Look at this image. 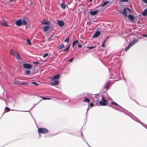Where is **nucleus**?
I'll return each mask as SVG.
<instances>
[{"label": "nucleus", "instance_id": "f257e3e1", "mask_svg": "<svg viewBox=\"0 0 147 147\" xmlns=\"http://www.w3.org/2000/svg\"><path fill=\"white\" fill-rule=\"evenodd\" d=\"M111 105H110V104H109V105L111 108L117 111L123 112L126 115L130 117L134 121L140 123H142V122L138 118L135 117L132 114L128 112L127 110L122 107L115 102H111Z\"/></svg>", "mask_w": 147, "mask_h": 147}, {"label": "nucleus", "instance_id": "f03ea898", "mask_svg": "<svg viewBox=\"0 0 147 147\" xmlns=\"http://www.w3.org/2000/svg\"><path fill=\"white\" fill-rule=\"evenodd\" d=\"M15 23L18 26H21L22 25H25L27 24V22L25 20L22 19H19L16 20L15 22Z\"/></svg>", "mask_w": 147, "mask_h": 147}, {"label": "nucleus", "instance_id": "7ed1b4c3", "mask_svg": "<svg viewBox=\"0 0 147 147\" xmlns=\"http://www.w3.org/2000/svg\"><path fill=\"white\" fill-rule=\"evenodd\" d=\"M101 100L99 101V103L101 106H105L107 104L108 101L106 100L104 95L101 94Z\"/></svg>", "mask_w": 147, "mask_h": 147}, {"label": "nucleus", "instance_id": "20e7f679", "mask_svg": "<svg viewBox=\"0 0 147 147\" xmlns=\"http://www.w3.org/2000/svg\"><path fill=\"white\" fill-rule=\"evenodd\" d=\"M38 132L39 134H45L49 132L48 130L44 127H40L38 128Z\"/></svg>", "mask_w": 147, "mask_h": 147}, {"label": "nucleus", "instance_id": "39448f33", "mask_svg": "<svg viewBox=\"0 0 147 147\" xmlns=\"http://www.w3.org/2000/svg\"><path fill=\"white\" fill-rule=\"evenodd\" d=\"M126 9V7H124L123 11L120 10L118 11L119 13L120 14L121 13L122 14L124 15L125 17H127V10Z\"/></svg>", "mask_w": 147, "mask_h": 147}, {"label": "nucleus", "instance_id": "423d86ee", "mask_svg": "<svg viewBox=\"0 0 147 147\" xmlns=\"http://www.w3.org/2000/svg\"><path fill=\"white\" fill-rule=\"evenodd\" d=\"M23 65L24 68L28 69H31L32 67V65L29 63H24Z\"/></svg>", "mask_w": 147, "mask_h": 147}, {"label": "nucleus", "instance_id": "0eeeda50", "mask_svg": "<svg viewBox=\"0 0 147 147\" xmlns=\"http://www.w3.org/2000/svg\"><path fill=\"white\" fill-rule=\"evenodd\" d=\"M60 76V75L59 74H58L57 75L54 76L53 77H51V78L52 80H58L59 79Z\"/></svg>", "mask_w": 147, "mask_h": 147}, {"label": "nucleus", "instance_id": "6e6552de", "mask_svg": "<svg viewBox=\"0 0 147 147\" xmlns=\"http://www.w3.org/2000/svg\"><path fill=\"white\" fill-rule=\"evenodd\" d=\"M57 24L59 26L62 27L64 25V22L63 20H57Z\"/></svg>", "mask_w": 147, "mask_h": 147}, {"label": "nucleus", "instance_id": "1a4fd4ad", "mask_svg": "<svg viewBox=\"0 0 147 147\" xmlns=\"http://www.w3.org/2000/svg\"><path fill=\"white\" fill-rule=\"evenodd\" d=\"M110 84V82H107L105 84V85L104 87H103L104 89H106V90L105 91V92H107L108 89H110L109 85Z\"/></svg>", "mask_w": 147, "mask_h": 147}, {"label": "nucleus", "instance_id": "9d476101", "mask_svg": "<svg viewBox=\"0 0 147 147\" xmlns=\"http://www.w3.org/2000/svg\"><path fill=\"white\" fill-rule=\"evenodd\" d=\"M101 34V32L99 31H96L92 36V38H96L98 37Z\"/></svg>", "mask_w": 147, "mask_h": 147}, {"label": "nucleus", "instance_id": "9b49d317", "mask_svg": "<svg viewBox=\"0 0 147 147\" xmlns=\"http://www.w3.org/2000/svg\"><path fill=\"white\" fill-rule=\"evenodd\" d=\"M127 16L128 18L132 22H134L135 19L134 16L131 14H129Z\"/></svg>", "mask_w": 147, "mask_h": 147}, {"label": "nucleus", "instance_id": "f8f14e48", "mask_svg": "<svg viewBox=\"0 0 147 147\" xmlns=\"http://www.w3.org/2000/svg\"><path fill=\"white\" fill-rule=\"evenodd\" d=\"M41 22L42 24L46 25H49L50 24V22L49 21H47L46 19L42 20Z\"/></svg>", "mask_w": 147, "mask_h": 147}, {"label": "nucleus", "instance_id": "ddd939ff", "mask_svg": "<svg viewBox=\"0 0 147 147\" xmlns=\"http://www.w3.org/2000/svg\"><path fill=\"white\" fill-rule=\"evenodd\" d=\"M98 12V10H96L93 11H90V14L92 16H94L97 14Z\"/></svg>", "mask_w": 147, "mask_h": 147}, {"label": "nucleus", "instance_id": "4468645a", "mask_svg": "<svg viewBox=\"0 0 147 147\" xmlns=\"http://www.w3.org/2000/svg\"><path fill=\"white\" fill-rule=\"evenodd\" d=\"M53 81L51 83V86L57 85L59 83V82L58 80H53Z\"/></svg>", "mask_w": 147, "mask_h": 147}, {"label": "nucleus", "instance_id": "2eb2a0df", "mask_svg": "<svg viewBox=\"0 0 147 147\" xmlns=\"http://www.w3.org/2000/svg\"><path fill=\"white\" fill-rule=\"evenodd\" d=\"M139 40L138 38H136L135 40H132L130 43V44L132 45V46H133L136 43H137Z\"/></svg>", "mask_w": 147, "mask_h": 147}, {"label": "nucleus", "instance_id": "dca6fc26", "mask_svg": "<svg viewBox=\"0 0 147 147\" xmlns=\"http://www.w3.org/2000/svg\"><path fill=\"white\" fill-rule=\"evenodd\" d=\"M51 28L50 26H46L43 27V29L44 31L45 32H47L49 29Z\"/></svg>", "mask_w": 147, "mask_h": 147}, {"label": "nucleus", "instance_id": "f3484780", "mask_svg": "<svg viewBox=\"0 0 147 147\" xmlns=\"http://www.w3.org/2000/svg\"><path fill=\"white\" fill-rule=\"evenodd\" d=\"M36 104H34V106L35 105H36ZM34 106L33 107H32L30 110H28V111H22V112H29L30 113V115L31 116V117H32V118L34 119V121H35V123H36V121L34 119V118L33 117V116L32 115V114H31V113L30 112V110H31V109H32L34 107Z\"/></svg>", "mask_w": 147, "mask_h": 147}, {"label": "nucleus", "instance_id": "a211bd4d", "mask_svg": "<svg viewBox=\"0 0 147 147\" xmlns=\"http://www.w3.org/2000/svg\"><path fill=\"white\" fill-rule=\"evenodd\" d=\"M142 14L144 16H147V9H145L142 13Z\"/></svg>", "mask_w": 147, "mask_h": 147}, {"label": "nucleus", "instance_id": "6ab92c4d", "mask_svg": "<svg viewBox=\"0 0 147 147\" xmlns=\"http://www.w3.org/2000/svg\"><path fill=\"white\" fill-rule=\"evenodd\" d=\"M15 56L17 59L20 60L22 59V58L20 57L18 52H17V54L16 55H15Z\"/></svg>", "mask_w": 147, "mask_h": 147}, {"label": "nucleus", "instance_id": "aec40b11", "mask_svg": "<svg viewBox=\"0 0 147 147\" xmlns=\"http://www.w3.org/2000/svg\"><path fill=\"white\" fill-rule=\"evenodd\" d=\"M132 46V45L129 43L128 46L125 48V51H127Z\"/></svg>", "mask_w": 147, "mask_h": 147}, {"label": "nucleus", "instance_id": "412c9836", "mask_svg": "<svg viewBox=\"0 0 147 147\" xmlns=\"http://www.w3.org/2000/svg\"><path fill=\"white\" fill-rule=\"evenodd\" d=\"M60 5L61 8L62 9H65L66 7V5L64 3H61L60 4Z\"/></svg>", "mask_w": 147, "mask_h": 147}, {"label": "nucleus", "instance_id": "4be33fe9", "mask_svg": "<svg viewBox=\"0 0 147 147\" xmlns=\"http://www.w3.org/2000/svg\"><path fill=\"white\" fill-rule=\"evenodd\" d=\"M109 2V1H105L102 4L101 7H103L107 5L108 3Z\"/></svg>", "mask_w": 147, "mask_h": 147}, {"label": "nucleus", "instance_id": "5701e85b", "mask_svg": "<svg viewBox=\"0 0 147 147\" xmlns=\"http://www.w3.org/2000/svg\"><path fill=\"white\" fill-rule=\"evenodd\" d=\"M78 42V40H76L74 41L72 43V47L73 48H74V46Z\"/></svg>", "mask_w": 147, "mask_h": 147}, {"label": "nucleus", "instance_id": "b1692460", "mask_svg": "<svg viewBox=\"0 0 147 147\" xmlns=\"http://www.w3.org/2000/svg\"><path fill=\"white\" fill-rule=\"evenodd\" d=\"M65 47L64 45L61 43L59 47V50Z\"/></svg>", "mask_w": 147, "mask_h": 147}, {"label": "nucleus", "instance_id": "393cba45", "mask_svg": "<svg viewBox=\"0 0 147 147\" xmlns=\"http://www.w3.org/2000/svg\"><path fill=\"white\" fill-rule=\"evenodd\" d=\"M92 99L94 101L97 102V101H98V97H97L96 96H94V97H93V98H92Z\"/></svg>", "mask_w": 147, "mask_h": 147}, {"label": "nucleus", "instance_id": "a878e982", "mask_svg": "<svg viewBox=\"0 0 147 147\" xmlns=\"http://www.w3.org/2000/svg\"><path fill=\"white\" fill-rule=\"evenodd\" d=\"M83 102H90V99L87 98H85L84 99Z\"/></svg>", "mask_w": 147, "mask_h": 147}, {"label": "nucleus", "instance_id": "bb28decb", "mask_svg": "<svg viewBox=\"0 0 147 147\" xmlns=\"http://www.w3.org/2000/svg\"><path fill=\"white\" fill-rule=\"evenodd\" d=\"M64 41L67 42V43H69V36H68L67 37V38Z\"/></svg>", "mask_w": 147, "mask_h": 147}, {"label": "nucleus", "instance_id": "cd10ccee", "mask_svg": "<svg viewBox=\"0 0 147 147\" xmlns=\"http://www.w3.org/2000/svg\"><path fill=\"white\" fill-rule=\"evenodd\" d=\"M40 97L42 98L43 100H51V99L50 98H47L43 96H41Z\"/></svg>", "mask_w": 147, "mask_h": 147}, {"label": "nucleus", "instance_id": "c85d7f7f", "mask_svg": "<svg viewBox=\"0 0 147 147\" xmlns=\"http://www.w3.org/2000/svg\"><path fill=\"white\" fill-rule=\"evenodd\" d=\"M26 41L27 43L29 45H31L32 43L31 42L30 40V39L27 38L26 39Z\"/></svg>", "mask_w": 147, "mask_h": 147}, {"label": "nucleus", "instance_id": "c756f323", "mask_svg": "<svg viewBox=\"0 0 147 147\" xmlns=\"http://www.w3.org/2000/svg\"><path fill=\"white\" fill-rule=\"evenodd\" d=\"M9 53L13 56H15V53L11 49L9 51Z\"/></svg>", "mask_w": 147, "mask_h": 147}, {"label": "nucleus", "instance_id": "7c9ffc66", "mask_svg": "<svg viewBox=\"0 0 147 147\" xmlns=\"http://www.w3.org/2000/svg\"><path fill=\"white\" fill-rule=\"evenodd\" d=\"M30 71L29 70H26L25 71V73L27 75H29L30 73Z\"/></svg>", "mask_w": 147, "mask_h": 147}, {"label": "nucleus", "instance_id": "2f4dec72", "mask_svg": "<svg viewBox=\"0 0 147 147\" xmlns=\"http://www.w3.org/2000/svg\"><path fill=\"white\" fill-rule=\"evenodd\" d=\"M33 63L35 64L36 66H37L38 64H40V65H42V63H40L39 62H33Z\"/></svg>", "mask_w": 147, "mask_h": 147}, {"label": "nucleus", "instance_id": "473e14b6", "mask_svg": "<svg viewBox=\"0 0 147 147\" xmlns=\"http://www.w3.org/2000/svg\"><path fill=\"white\" fill-rule=\"evenodd\" d=\"M2 24L5 26H8L7 23L5 21H4Z\"/></svg>", "mask_w": 147, "mask_h": 147}, {"label": "nucleus", "instance_id": "72a5a7b5", "mask_svg": "<svg viewBox=\"0 0 147 147\" xmlns=\"http://www.w3.org/2000/svg\"><path fill=\"white\" fill-rule=\"evenodd\" d=\"M82 140H83V141H84V142H86V144L88 145V146H89V147H90V146L89 145V144H88V143L87 142H86V140L84 138V137H83V136H82Z\"/></svg>", "mask_w": 147, "mask_h": 147}, {"label": "nucleus", "instance_id": "f704fd0d", "mask_svg": "<svg viewBox=\"0 0 147 147\" xmlns=\"http://www.w3.org/2000/svg\"><path fill=\"white\" fill-rule=\"evenodd\" d=\"M32 84H33L36 86H37L39 85V84L37 83L36 82H31Z\"/></svg>", "mask_w": 147, "mask_h": 147}, {"label": "nucleus", "instance_id": "c9c22d12", "mask_svg": "<svg viewBox=\"0 0 147 147\" xmlns=\"http://www.w3.org/2000/svg\"><path fill=\"white\" fill-rule=\"evenodd\" d=\"M126 9H127V11H129V12H132L131 9L130 8L126 7Z\"/></svg>", "mask_w": 147, "mask_h": 147}, {"label": "nucleus", "instance_id": "e433bc0d", "mask_svg": "<svg viewBox=\"0 0 147 147\" xmlns=\"http://www.w3.org/2000/svg\"><path fill=\"white\" fill-rule=\"evenodd\" d=\"M49 55V54L48 53H45V54L43 55V57L44 58H45V57H47Z\"/></svg>", "mask_w": 147, "mask_h": 147}, {"label": "nucleus", "instance_id": "4c0bfd02", "mask_svg": "<svg viewBox=\"0 0 147 147\" xmlns=\"http://www.w3.org/2000/svg\"><path fill=\"white\" fill-rule=\"evenodd\" d=\"M20 82V81L18 80H16V79H15L14 80V82L16 84H18L19 82Z\"/></svg>", "mask_w": 147, "mask_h": 147}, {"label": "nucleus", "instance_id": "58836bf2", "mask_svg": "<svg viewBox=\"0 0 147 147\" xmlns=\"http://www.w3.org/2000/svg\"><path fill=\"white\" fill-rule=\"evenodd\" d=\"M144 127H145L146 128V127H147V125H146V124H144V123H143L142 122V123H140Z\"/></svg>", "mask_w": 147, "mask_h": 147}, {"label": "nucleus", "instance_id": "ea45409f", "mask_svg": "<svg viewBox=\"0 0 147 147\" xmlns=\"http://www.w3.org/2000/svg\"><path fill=\"white\" fill-rule=\"evenodd\" d=\"M95 47V46H92L88 47V48L89 49H92L93 48H94Z\"/></svg>", "mask_w": 147, "mask_h": 147}, {"label": "nucleus", "instance_id": "a19ab883", "mask_svg": "<svg viewBox=\"0 0 147 147\" xmlns=\"http://www.w3.org/2000/svg\"><path fill=\"white\" fill-rule=\"evenodd\" d=\"M69 49H68V48L66 47L65 49H63V51L67 52L69 51Z\"/></svg>", "mask_w": 147, "mask_h": 147}, {"label": "nucleus", "instance_id": "79ce46f5", "mask_svg": "<svg viewBox=\"0 0 147 147\" xmlns=\"http://www.w3.org/2000/svg\"><path fill=\"white\" fill-rule=\"evenodd\" d=\"M5 109L7 110V112H8V111H9L10 110V109L9 108H8L7 107H6L5 108Z\"/></svg>", "mask_w": 147, "mask_h": 147}, {"label": "nucleus", "instance_id": "37998d69", "mask_svg": "<svg viewBox=\"0 0 147 147\" xmlns=\"http://www.w3.org/2000/svg\"><path fill=\"white\" fill-rule=\"evenodd\" d=\"M128 1V0H120V2H127Z\"/></svg>", "mask_w": 147, "mask_h": 147}, {"label": "nucleus", "instance_id": "c03bdc74", "mask_svg": "<svg viewBox=\"0 0 147 147\" xmlns=\"http://www.w3.org/2000/svg\"><path fill=\"white\" fill-rule=\"evenodd\" d=\"M74 57L71 58V59H69V61L70 62H72L73 59H74Z\"/></svg>", "mask_w": 147, "mask_h": 147}, {"label": "nucleus", "instance_id": "a18cd8bd", "mask_svg": "<svg viewBox=\"0 0 147 147\" xmlns=\"http://www.w3.org/2000/svg\"><path fill=\"white\" fill-rule=\"evenodd\" d=\"M90 107L92 108L94 106V104L92 102H90Z\"/></svg>", "mask_w": 147, "mask_h": 147}, {"label": "nucleus", "instance_id": "49530a36", "mask_svg": "<svg viewBox=\"0 0 147 147\" xmlns=\"http://www.w3.org/2000/svg\"><path fill=\"white\" fill-rule=\"evenodd\" d=\"M78 47L79 48H81L82 47V45L81 44L79 45L78 46Z\"/></svg>", "mask_w": 147, "mask_h": 147}, {"label": "nucleus", "instance_id": "de8ad7c7", "mask_svg": "<svg viewBox=\"0 0 147 147\" xmlns=\"http://www.w3.org/2000/svg\"><path fill=\"white\" fill-rule=\"evenodd\" d=\"M142 1L146 3H147V0H142Z\"/></svg>", "mask_w": 147, "mask_h": 147}, {"label": "nucleus", "instance_id": "09e8293b", "mask_svg": "<svg viewBox=\"0 0 147 147\" xmlns=\"http://www.w3.org/2000/svg\"><path fill=\"white\" fill-rule=\"evenodd\" d=\"M142 36L144 37H147V34H142Z\"/></svg>", "mask_w": 147, "mask_h": 147}, {"label": "nucleus", "instance_id": "8fccbe9b", "mask_svg": "<svg viewBox=\"0 0 147 147\" xmlns=\"http://www.w3.org/2000/svg\"><path fill=\"white\" fill-rule=\"evenodd\" d=\"M52 35H51L50 37L47 39V40H49L50 39L52 38Z\"/></svg>", "mask_w": 147, "mask_h": 147}, {"label": "nucleus", "instance_id": "3c124183", "mask_svg": "<svg viewBox=\"0 0 147 147\" xmlns=\"http://www.w3.org/2000/svg\"><path fill=\"white\" fill-rule=\"evenodd\" d=\"M26 84V83H25V82H23L21 83H20V84H21V85H24V84Z\"/></svg>", "mask_w": 147, "mask_h": 147}, {"label": "nucleus", "instance_id": "603ef678", "mask_svg": "<svg viewBox=\"0 0 147 147\" xmlns=\"http://www.w3.org/2000/svg\"><path fill=\"white\" fill-rule=\"evenodd\" d=\"M101 46L103 47H105V45L104 44H102Z\"/></svg>", "mask_w": 147, "mask_h": 147}, {"label": "nucleus", "instance_id": "864d4df0", "mask_svg": "<svg viewBox=\"0 0 147 147\" xmlns=\"http://www.w3.org/2000/svg\"><path fill=\"white\" fill-rule=\"evenodd\" d=\"M70 46V45H69L67 47L69 49Z\"/></svg>", "mask_w": 147, "mask_h": 147}, {"label": "nucleus", "instance_id": "5fc2aeb1", "mask_svg": "<svg viewBox=\"0 0 147 147\" xmlns=\"http://www.w3.org/2000/svg\"><path fill=\"white\" fill-rule=\"evenodd\" d=\"M100 94V93L99 94H95L94 95H99Z\"/></svg>", "mask_w": 147, "mask_h": 147}, {"label": "nucleus", "instance_id": "6e6d98bb", "mask_svg": "<svg viewBox=\"0 0 147 147\" xmlns=\"http://www.w3.org/2000/svg\"><path fill=\"white\" fill-rule=\"evenodd\" d=\"M81 135L82 138V136H83V134H82V131H81Z\"/></svg>", "mask_w": 147, "mask_h": 147}, {"label": "nucleus", "instance_id": "4d7b16f0", "mask_svg": "<svg viewBox=\"0 0 147 147\" xmlns=\"http://www.w3.org/2000/svg\"><path fill=\"white\" fill-rule=\"evenodd\" d=\"M107 40L106 39H105L104 40V41H103V42H106V41H107Z\"/></svg>", "mask_w": 147, "mask_h": 147}, {"label": "nucleus", "instance_id": "13d9d810", "mask_svg": "<svg viewBox=\"0 0 147 147\" xmlns=\"http://www.w3.org/2000/svg\"><path fill=\"white\" fill-rule=\"evenodd\" d=\"M109 37V36H107V37L106 38V39L107 40V38H108Z\"/></svg>", "mask_w": 147, "mask_h": 147}, {"label": "nucleus", "instance_id": "bf43d9fd", "mask_svg": "<svg viewBox=\"0 0 147 147\" xmlns=\"http://www.w3.org/2000/svg\"><path fill=\"white\" fill-rule=\"evenodd\" d=\"M140 106H142V107H146V106H143V105H140Z\"/></svg>", "mask_w": 147, "mask_h": 147}, {"label": "nucleus", "instance_id": "052dcab7", "mask_svg": "<svg viewBox=\"0 0 147 147\" xmlns=\"http://www.w3.org/2000/svg\"><path fill=\"white\" fill-rule=\"evenodd\" d=\"M105 42H102V44H105Z\"/></svg>", "mask_w": 147, "mask_h": 147}, {"label": "nucleus", "instance_id": "680f3d73", "mask_svg": "<svg viewBox=\"0 0 147 147\" xmlns=\"http://www.w3.org/2000/svg\"><path fill=\"white\" fill-rule=\"evenodd\" d=\"M13 0H9L10 2H12Z\"/></svg>", "mask_w": 147, "mask_h": 147}, {"label": "nucleus", "instance_id": "e2e57ef3", "mask_svg": "<svg viewBox=\"0 0 147 147\" xmlns=\"http://www.w3.org/2000/svg\"><path fill=\"white\" fill-rule=\"evenodd\" d=\"M136 103L137 104H138V105H140L139 104V103L138 102H137Z\"/></svg>", "mask_w": 147, "mask_h": 147}, {"label": "nucleus", "instance_id": "0e129e2a", "mask_svg": "<svg viewBox=\"0 0 147 147\" xmlns=\"http://www.w3.org/2000/svg\"><path fill=\"white\" fill-rule=\"evenodd\" d=\"M92 0H90V1L91 2H92Z\"/></svg>", "mask_w": 147, "mask_h": 147}, {"label": "nucleus", "instance_id": "69168bd1", "mask_svg": "<svg viewBox=\"0 0 147 147\" xmlns=\"http://www.w3.org/2000/svg\"><path fill=\"white\" fill-rule=\"evenodd\" d=\"M134 101L136 103V102H137V101H136V100H134Z\"/></svg>", "mask_w": 147, "mask_h": 147}, {"label": "nucleus", "instance_id": "338daca9", "mask_svg": "<svg viewBox=\"0 0 147 147\" xmlns=\"http://www.w3.org/2000/svg\"><path fill=\"white\" fill-rule=\"evenodd\" d=\"M134 101L136 103V102H137V101H136V100H134Z\"/></svg>", "mask_w": 147, "mask_h": 147}, {"label": "nucleus", "instance_id": "774afa93", "mask_svg": "<svg viewBox=\"0 0 147 147\" xmlns=\"http://www.w3.org/2000/svg\"><path fill=\"white\" fill-rule=\"evenodd\" d=\"M42 100V99H41V100H40V101L38 102V103H39V102H40V101H41Z\"/></svg>", "mask_w": 147, "mask_h": 147}]
</instances>
